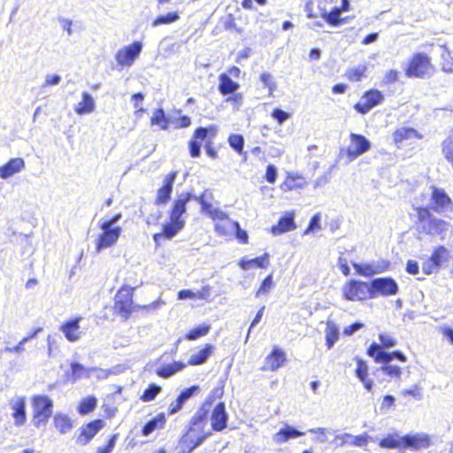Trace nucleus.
<instances>
[{
	"label": "nucleus",
	"instance_id": "nucleus-1",
	"mask_svg": "<svg viewBox=\"0 0 453 453\" xmlns=\"http://www.w3.org/2000/svg\"><path fill=\"white\" fill-rule=\"evenodd\" d=\"M420 200L422 204L427 203V207L417 209V216L421 223H428L432 226L446 224L443 220L434 218L430 211L449 219L453 218V201L443 188L429 186L421 194Z\"/></svg>",
	"mask_w": 453,
	"mask_h": 453
},
{
	"label": "nucleus",
	"instance_id": "nucleus-2",
	"mask_svg": "<svg viewBox=\"0 0 453 453\" xmlns=\"http://www.w3.org/2000/svg\"><path fill=\"white\" fill-rule=\"evenodd\" d=\"M211 435L208 426L207 411L201 409L195 413L189 422L188 431L182 436L180 446L182 453H190Z\"/></svg>",
	"mask_w": 453,
	"mask_h": 453
},
{
	"label": "nucleus",
	"instance_id": "nucleus-3",
	"mask_svg": "<svg viewBox=\"0 0 453 453\" xmlns=\"http://www.w3.org/2000/svg\"><path fill=\"white\" fill-rule=\"evenodd\" d=\"M33 405V424L35 426L39 427L45 425L53 411V402L47 395H35L32 398Z\"/></svg>",
	"mask_w": 453,
	"mask_h": 453
},
{
	"label": "nucleus",
	"instance_id": "nucleus-4",
	"mask_svg": "<svg viewBox=\"0 0 453 453\" xmlns=\"http://www.w3.org/2000/svg\"><path fill=\"white\" fill-rule=\"evenodd\" d=\"M342 296L348 301L357 302L371 297L370 284L351 280L342 287Z\"/></svg>",
	"mask_w": 453,
	"mask_h": 453
},
{
	"label": "nucleus",
	"instance_id": "nucleus-5",
	"mask_svg": "<svg viewBox=\"0 0 453 453\" xmlns=\"http://www.w3.org/2000/svg\"><path fill=\"white\" fill-rule=\"evenodd\" d=\"M434 73V67L429 58L423 53L416 54L411 59L406 71L409 77L426 78L431 76Z\"/></svg>",
	"mask_w": 453,
	"mask_h": 453
},
{
	"label": "nucleus",
	"instance_id": "nucleus-6",
	"mask_svg": "<svg viewBox=\"0 0 453 453\" xmlns=\"http://www.w3.org/2000/svg\"><path fill=\"white\" fill-rule=\"evenodd\" d=\"M134 289V288L124 286L115 296L114 311L125 319L132 313Z\"/></svg>",
	"mask_w": 453,
	"mask_h": 453
},
{
	"label": "nucleus",
	"instance_id": "nucleus-7",
	"mask_svg": "<svg viewBox=\"0 0 453 453\" xmlns=\"http://www.w3.org/2000/svg\"><path fill=\"white\" fill-rule=\"evenodd\" d=\"M372 147L370 141L362 134L350 133L349 143L346 148V156L349 161H354L367 152Z\"/></svg>",
	"mask_w": 453,
	"mask_h": 453
},
{
	"label": "nucleus",
	"instance_id": "nucleus-8",
	"mask_svg": "<svg viewBox=\"0 0 453 453\" xmlns=\"http://www.w3.org/2000/svg\"><path fill=\"white\" fill-rule=\"evenodd\" d=\"M142 50V43L136 41L130 45L119 49L115 55V59L121 67H130L139 58Z\"/></svg>",
	"mask_w": 453,
	"mask_h": 453
},
{
	"label": "nucleus",
	"instance_id": "nucleus-9",
	"mask_svg": "<svg viewBox=\"0 0 453 453\" xmlns=\"http://www.w3.org/2000/svg\"><path fill=\"white\" fill-rule=\"evenodd\" d=\"M371 297L377 295L383 296H395L398 292V284L389 277L377 278L371 281Z\"/></svg>",
	"mask_w": 453,
	"mask_h": 453
},
{
	"label": "nucleus",
	"instance_id": "nucleus-10",
	"mask_svg": "<svg viewBox=\"0 0 453 453\" xmlns=\"http://www.w3.org/2000/svg\"><path fill=\"white\" fill-rule=\"evenodd\" d=\"M367 354L370 357H374L376 363H390L394 357L397 358L401 362H406L407 358L405 355H403L400 351H394V352H386L383 350L380 345L377 343H372L368 350Z\"/></svg>",
	"mask_w": 453,
	"mask_h": 453
},
{
	"label": "nucleus",
	"instance_id": "nucleus-11",
	"mask_svg": "<svg viewBox=\"0 0 453 453\" xmlns=\"http://www.w3.org/2000/svg\"><path fill=\"white\" fill-rule=\"evenodd\" d=\"M384 96L379 90L366 92L354 108L362 114L367 113L373 107L382 103Z\"/></svg>",
	"mask_w": 453,
	"mask_h": 453
},
{
	"label": "nucleus",
	"instance_id": "nucleus-12",
	"mask_svg": "<svg viewBox=\"0 0 453 453\" xmlns=\"http://www.w3.org/2000/svg\"><path fill=\"white\" fill-rule=\"evenodd\" d=\"M449 258V252L443 246L437 248L428 261L423 264V272L426 274H432L437 272L438 268Z\"/></svg>",
	"mask_w": 453,
	"mask_h": 453
},
{
	"label": "nucleus",
	"instance_id": "nucleus-13",
	"mask_svg": "<svg viewBox=\"0 0 453 453\" xmlns=\"http://www.w3.org/2000/svg\"><path fill=\"white\" fill-rule=\"evenodd\" d=\"M9 406L12 410V416L16 426H23L27 421L26 397L23 395H15L10 402Z\"/></svg>",
	"mask_w": 453,
	"mask_h": 453
},
{
	"label": "nucleus",
	"instance_id": "nucleus-14",
	"mask_svg": "<svg viewBox=\"0 0 453 453\" xmlns=\"http://www.w3.org/2000/svg\"><path fill=\"white\" fill-rule=\"evenodd\" d=\"M120 235V228H100L96 240V252L113 245Z\"/></svg>",
	"mask_w": 453,
	"mask_h": 453
},
{
	"label": "nucleus",
	"instance_id": "nucleus-15",
	"mask_svg": "<svg viewBox=\"0 0 453 453\" xmlns=\"http://www.w3.org/2000/svg\"><path fill=\"white\" fill-rule=\"evenodd\" d=\"M352 265L357 274L365 277H371L374 274L381 273L388 268V263L384 260L365 264L352 263Z\"/></svg>",
	"mask_w": 453,
	"mask_h": 453
},
{
	"label": "nucleus",
	"instance_id": "nucleus-16",
	"mask_svg": "<svg viewBox=\"0 0 453 453\" xmlns=\"http://www.w3.org/2000/svg\"><path fill=\"white\" fill-rule=\"evenodd\" d=\"M371 440V437L367 434H362L359 435H353L349 433L339 434L335 435L334 441H338L339 447L343 446H356V447H366Z\"/></svg>",
	"mask_w": 453,
	"mask_h": 453
},
{
	"label": "nucleus",
	"instance_id": "nucleus-17",
	"mask_svg": "<svg viewBox=\"0 0 453 453\" xmlns=\"http://www.w3.org/2000/svg\"><path fill=\"white\" fill-rule=\"evenodd\" d=\"M191 196L189 194H182L174 202L173 208L171 213V220L178 226H182L186 219V203Z\"/></svg>",
	"mask_w": 453,
	"mask_h": 453
},
{
	"label": "nucleus",
	"instance_id": "nucleus-18",
	"mask_svg": "<svg viewBox=\"0 0 453 453\" xmlns=\"http://www.w3.org/2000/svg\"><path fill=\"white\" fill-rule=\"evenodd\" d=\"M430 446V437L425 433H416L403 435V448L416 450L426 449Z\"/></svg>",
	"mask_w": 453,
	"mask_h": 453
},
{
	"label": "nucleus",
	"instance_id": "nucleus-19",
	"mask_svg": "<svg viewBox=\"0 0 453 453\" xmlns=\"http://www.w3.org/2000/svg\"><path fill=\"white\" fill-rule=\"evenodd\" d=\"M228 420V414L226 411L225 403H219L213 409L211 421V430L214 431H222L226 427Z\"/></svg>",
	"mask_w": 453,
	"mask_h": 453
},
{
	"label": "nucleus",
	"instance_id": "nucleus-20",
	"mask_svg": "<svg viewBox=\"0 0 453 453\" xmlns=\"http://www.w3.org/2000/svg\"><path fill=\"white\" fill-rule=\"evenodd\" d=\"M285 361L286 353L278 347H274L272 353L265 357L261 370L276 371L284 365Z\"/></svg>",
	"mask_w": 453,
	"mask_h": 453
},
{
	"label": "nucleus",
	"instance_id": "nucleus-21",
	"mask_svg": "<svg viewBox=\"0 0 453 453\" xmlns=\"http://www.w3.org/2000/svg\"><path fill=\"white\" fill-rule=\"evenodd\" d=\"M104 427V421L101 419L94 420L82 427L81 434L77 438V442L81 445L88 444L90 440Z\"/></svg>",
	"mask_w": 453,
	"mask_h": 453
},
{
	"label": "nucleus",
	"instance_id": "nucleus-22",
	"mask_svg": "<svg viewBox=\"0 0 453 453\" xmlns=\"http://www.w3.org/2000/svg\"><path fill=\"white\" fill-rule=\"evenodd\" d=\"M81 318H75L64 323L60 331L65 334V338L71 342H75L81 337V331L80 330V321Z\"/></svg>",
	"mask_w": 453,
	"mask_h": 453
},
{
	"label": "nucleus",
	"instance_id": "nucleus-23",
	"mask_svg": "<svg viewBox=\"0 0 453 453\" xmlns=\"http://www.w3.org/2000/svg\"><path fill=\"white\" fill-rule=\"evenodd\" d=\"M195 200L200 203L203 211L206 212L214 220H224L227 218L226 214L221 210L215 208L206 199V195L203 194L200 196H194Z\"/></svg>",
	"mask_w": 453,
	"mask_h": 453
},
{
	"label": "nucleus",
	"instance_id": "nucleus-24",
	"mask_svg": "<svg viewBox=\"0 0 453 453\" xmlns=\"http://www.w3.org/2000/svg\"><path fill=\"white\" fill-rule=\"evenodd\" d=\"M25 168V161L20 157L12 158L0 167V178L8 179Z\"/></svg>",
	"mask_w": 453,
	"mask_h": 453
},
{
	"label": "nucleus",
	"instance_id": "nucleus-25",
	"mask_svg": "<svg viewBox=\"0 0 453 453\" xmlns=\"http://www.w3.org/2000/svg\"><path fill=\"white\" fill-rule=\"evenodd\" d=\"M96 110V102L94 97L88 92L81 94V101L74 106V111L78 115L90 114Z\"/></svg>",
	"mask_w": 453,
	"mask_h": 453
},
{
	"label": "nucleus",
	"instance_id": "nucleus-26",
	"mask_svg": "<svg viewBox=\"0 0 453 453\" xmlns=\"http://www.w3.org/2000/svg\"><path fill=\"white\" fill-rule=\"evenodd\" d=\"M303 434L304 433L296 429L293 426L286 425L273 435V440L274 442L281 444L283 442L288 441L290 439H295Z\"/></svg>",
	"mask_w": 453,
	"mask_h": 453
},
{
	"label": "nucleus",
	"instance_id": "nucleus-27",
	"mask_svg": "<svg viewBox=\"0 0 453 453\" xmlns=\"http://www.w3.org/2000/svg\"><path fill=\"white\" fill-rule=\"evenodd\" d=\"M269 254L265 253L263 256L256 258L249 259L242 257L239 261V265L242 270L248 271L255 267L266 268L269 265Z\"/></svg>",
	"mask_w": 453,
	"mask_h": 453
},
{
	"label": "nucleus",
	"instance_id": "nucleus-28",
	"mask_svg": "<svg viewBox=\"0 0 453 453\" xmlns=\"http://www.w3.org/2000/svg\"><path fill=\"white\" fill-rule=\"evenodd\" d=\"M305 185L306 181L301 175L297 173H288L280 188L283 192H288L294 189L302 188Z\"/></svg>",
	"mask_w": 453,
	"mask_h": 453
},
{
	"label": "nucleus",
	"instance_id": "nucleus-29",
	"mask_svg": "<svg viewBox=\"0 0 453 453\" xmlns=\"http://www.w3.org/2000/svg\"><path fill=\"white\" fill-rule=\"evenodd\" d=\"M177 173L175 172L167 174L164 180V186L158 190L157 202L166 203L171 196L173 184L176 179Z\"/></svg>",
	"mask_w": 453,
	"mask_h": 453
},
{
	"label": "nucleus",
	"instance_id": "nucleus-30",
	"mask_svg": "<svg viewBox=\"0 0 453 453\" xmlns=\"http://www.w3.org/2000/svg\"><path fill=\"white\" fill-rule=\"evenodd\" d=\"M356 375L363 382L365 389L368 391L372 389L373 382L368 379V365L360 358H357Z\"/></svg>",
	"mask_w": 453,
	"mask_h": 453
},
{
	"label": "nucleus",
	"instance_id": "nucleus-31",
	"mask_svg": "<svg viewBox=\"0 0 453 453\" xmlns=\"http://www.w3.org/2000/svg\"><path fill=\"white\" fill-rule=\"evenodd\" d=\"M393 138L395 143H401L405 140L421 139L422 135L414 128L403 127L395 131Z\"/></svg>",
	"mask_w": 453,
	"mask_h": 453
},
{
	"label": "nucleus",
	"instance_id": "nucleus-32",
	"mask_svg": "<svg viewBox=\"0 0 453 453\" xmlns=\"http://www.w3.org/2000/svg\"><path fill=\"white\" fill-rule=\"evenodd\" d=\"M214 350V346L211 344H206L205 347L199 351L193 353L188 360V365H198L205 363L207 359L211 356Z\"/></svg>",
	"mask_w": 453,
	"mask_h": 453
},
{
	"label": "nucleus",
	"instance_id": "nucleus-33",
	"mask_svg": "<svg viewBox=\"0 0 453 453\" xmlns=\"http://www.w3.org/2000/svg\"><path fill=\"white\" fill-rule=\"evenodd\" d=\"M91 377V367H85L81 364L78 362H73L71 364V374L70 380L72 382H76L77 380L86 378L88 379Z\"/></svg>",
	"mask_w": 453,
	"mask_h": 453
},
{
	"label": "nucleus",
	"instance_id": "nucleus-34",
	"mask_svg": "<svg viewBox=\"0 0 453 453\" xmlns=\"http://www.w3.org/2000/svg\"><path fill=\"white\" fill-rule=\"evenodd\" d=\"M219 79V90L222 95L233 94L239 88V84L233 81L229 75H227L226 73H221Z\"/></svg>",
	"mask_w": 453,
	"mask_h": 453
},
{
	"label": "nucleus",
	"instance_id": "nucleus-35",
	"mask_svg": "<svg viewBox=\"0 0 453 453\" xmlns=\"http://www.w3.org/2000/svg\"><path fill=\"white\" fill-rule=\"evenodd\" d=\"M379 445L385 449H398L403 448V436L399 434H388L380 441Z\"/></svg>",
	"mask_w": 453,
	"mask_h": 453
},
{
	"label": "nucleus",
	"instance_id": "nucleus-36",
	"mask_svg": "<svg viewBox=\"0 0 453 453\" xmlns=\"http://www.w3.org/2000/svg\"><path fill=\"white\" fill-rule=\"evenodd\" d=\"M54 425L56 428L63 434L69 433L73 428L71 418L62 413H58L54 417Z\"/></svg>",
	"mask_w": 453,
	"mask_h": 453
},
{
	"label": "nucleus",
	"instance_id": "nucleus-37",
	"mask_svg": "<svg viewBox=\"0 0 453 453\" xmlns=\"http://www.w3.org/2000/svg\"><path fill=\"white\" fill-rule=\"evenodd\" d=\"M339 339V328L332 321H328L326 328V340L327 348L330 349Z\"/></svg>",
	"mask_w": 453,
	"mask_h": 453
},
{
	"label": "nucleus",
	"instance_id": "nucleus-38",
	"mask_svg": "<svg viewBox=\"0 0 453 453\" xmlns=\"http://www.w3.org/2000/svg\"><path fill=\"white\" fill-rule=\"evenodd\" d=\"M181 362H173L157 370V374L162 378H169L185 367Z\"/></svg>",
	"mask_w": 453,
	"mask_h": 453
},
{
	"label": "nucleus",
	"instance_id": "nucleus-39",
	"mask_svg": "<svg viewBox=\"0 0 453 453\" xmlns=\"http://www.w3.org/2000/svg\"><path fill=\"white\" fill-rule=\"evenodd\" d=\"M383 365L378 369L384 374L388 375L391 380H399L402 376V369L398 365H392L390 363H382Z\"/></svg>",
	"mask_w": 453,
	"mask_h": 453
},
{
	"label": "nucleus",
	"instance_id": "nucleus-40",
	"mask_svg": "<svg viewBox=\"0 0 453 453\" xmlns=\"http://www.w3.org/2000/svg\"><path fill=\"white\" fill-rule=\"evenodd\" d=\"M165 418L164 414H158L153 419L150 420L142 429L143 435L150 434L157 427L162 426L165 424Z\"/></svg>",
	"mask_w": 453,
	"mask_h": 453
},
{
	"label": "nucleus",
	"instance_id": "nucleus-41",
	"mask_svg": "<svg viewBox=\"0 0 453 453\" xmlns=\"http://www.w3.org/2000/svg\"><path fill=\"white\" fill-rule=\"evenodd\" d=\"M180 19V15L177 12H169L165 15L158 16L153 22L152 27H156L161 25H168L174 23Z\"/></svg>",
	"mask_w": 453,
	"mask_h": 453
},
{
	"label": "nucleus",
	"instance_id": "nucleus-42",
	"mask_svg": "<svg viewBox=\"0 0 453 453\" xmlns=\"http://www.w3.org/2000/svg\"><path fill=\"white\" fill-rule=\"evenodd\" d=\"M210 329H211V325L206 324V323L202 324V325L191 329L186 335V338L190 341L196 340L202 336L206 335L210 332Z\"/></svg>",
	"mask_w": 453,
	"mask_h": 453
},
{
	"label": "nucleus",
	"instance_id": "nucleus-43",
	"mask_svg": "<svg viewBox=\"0 0 453 453\" xmlns=\"http://www.w3.org/2000/svg\"><path fill=\"white\" fill-rule=\"evenodd\" d=\"M96 403L97 400L94 396H88L82 399L78 408L80 414L85 415L94 411Z\"/></svg>",
	"mask_w": 453,
	"mask_h": 453
},
{
	"label": "nucleus",
	"instance_id": "nucleus-44",
	"mask_svg": "<svg viewBox=\"0 0 453 453\" xmlns=\"http://www.w3.org/2000/svg\"><path fill=\"white\" fill-rule=\"evenodd\" d=\"M150 121L151 125L160 126L162 130H166L168 128L169 121L166 119L163 109H157L155 111Z\"/></svg>",
	"mask_w": 453,
	"mask_h": 453
},
{
	"label": "nucleus",
	"instance_id": "nucleus-45",
	"mask_svg": "<svg viewBox=\"0 0 453 453\" xmlns=\"http://www.w3.org/2000/svg\"><path fill=\"white\" fill-rule=\"evenodd\" d=\"M179 228H163L161 233L154 234V241L157 245H160L164 240H171L178 232Z\"/></svg>",
	"mask_w": 453,
	"mask_h": 453
},
{
	"label": "nucleus",
	"instance_id": "nucleus-46",
	"mask_svg": "<svg viewBox=\"0 0 453 453\" xmlns=\"http://www.w3.org/2000/svg\"><path fill=\"white\" fill-rule=\"evenodd\" d=\"M218 129L214 126H211L208 128L204 127H199L196 130L194 138L195 139H200L201 141H203L208 135L211 136V138L215 137L217 134Z\"/></svg>",
	"mask_w": 453,
	"mask_h": 453
},
{
	"label": "nucleus",
	"instance_id": "nucleus-47",
	"mask_svg": "<svg viewBox=\"0 0 453 453\" xmlns=\"http://www.w3.org/2000/svg\"><path fill=\"white\" fill-rule=\"evenodd\" d=\"M161 388L157 386L156 384H151L149 388L143 392L141 395L140 399L142 402H150L156 398V396L160 393Z\"/></svg>",
	"mask_w": 453,
	"mask_h": 453
},
{
	"label": "nucleus",
	"instance_id": "nucleus-48",
	"mask_svg": "<svg viewBox=\"0 0 453 453\" xmlns=\"http://www.w3.org/2000/svg\"><path fill=\"white\" fill-rule=\"evenodd\" d=\"M260 81L268 88L269 95L272 96L277 87L273 76L267 72L262 73L260 75Z\"/></svg>",
	"mask_w": 453,
	"mask_h": 453
},
{
	"label": "nucleus",
	"instance_id": "nucleus-49",
	"mask_svg": "<svg viewBox=\"0 0 453 453\" xmlns=\"http://www.w3.org/2000/svg\"><path fill=\"white\" fill-rule=\"evenodd\" d=\"M273 287V274H269L262 282L261 286L256 292V297L267 296Z\"/></svg>",
	"mask_w": 453,
	"mask_h": 453
},
{
	"label": "nucleus",
	"instance_id": "nucleus-50",
	"mask_svg": "<svg viewBox=\"0 0 453 453\" xmlns=\"http://www.w3.org/2000/svg\"><path fill=\"white\" fill-rule=\"evenodd\" d=\"M442 153L444 157L453 166V139L449 137L441 143Z\"/></svg>",
	"mask_w": 453,
	"mask_h": 453
},
{
	"label": "nucleus",
	"instance_id": "nucleus-51",
	"mask_svg": "<svg viewBox=\"0 0 453 453\" xmlns=\"http://www.w3.org/2000/svg\"><path fill=\"white\" fill-rule=\"evenodd\" d=\"M229 145L238 153H242L243 150L244 139L241 134H231L228 138Z\"/></svg>",
	"mask_w": 453,
	"mask_h": 453
},
{
	"label": "nucleus",
	"instance_id": "nucleus-52",
	"mask_svg": "<svg viewBox=\"0 0 453 453\" xmlns=\"http://www.w3.org/2000/svg\"><path fill=\"white\" fill-rule=\"evenodd\" d=\"M143 100L144 96L142 93L134 94L131 97V101L135 108L134 114L137 116L145 111V109L142 106Z\"/></svg>",
	"mask_w": 453,
	"mask_h": 453
},
{
	"label": "nucleus",
	"instance_id": "nucleus-53",
	"mask_svg": "<svg viewBox=\"0 0 453 453\" xmlns=\"http://www.w3.org/2000/svg\"><path fill=\"white\" fill-rule=\"evenodd\" d=\"M310 433L317 434L314 441L319 443H325L328 441L326 433L328 432L327 428L325 427H318L311 428L309 430Z\"/></svg>",
	"mask_w": 453,
	"mask_h": 453
},
{
	"label": "nucleus",
	"instance_id": "nucleus-54",
	"mask_svg": "<svg viewBox=\"0 0 453 453\" xmlns=\"http://www.w3.org/2000/svg\"><path fill=\"white\" fill-rule=\"evenodd\" d=\"M28 342V338H23L19 342L13 347L5 346V348L2 350L5 353H14V354H21L25 351L24 345Z\"/></svg>",
	"mask_w": 453,
	"mask_h": 453
},
{
	"label": "nucleus",
	"instance_id": "nucleus-55",
	"mask_svg": "<svg viewBox=\"0 0 453 453\" xmlns=\"http://www.w3.org/2000/svg\"><path fill=\"white\" fill-rule=\"evenodd\" d=\"M295 212L287 211L280 219L279 223L276 226H296L294 224Z\"/></svg>",
	"mask_w": 453,
	"mask_h": 453
},
{
	"label": "nucleus",
	"instance_id": "nucleus-56",
	"mask_svg": "<svg viewBox=\"0 0 453 453\" xmlns=\"http://www.w3.org/2000/svg\"><path fill=\"white\" fill-rule=\"evenodd\" d=\"M438 331L445 340L453 345V328L451 326L447 324H442L438 326Z\"/></svg>",
	"mask_w": 453,
	"mask_h": 453
},
{
	"label": "nucleus",
	"instance_id": "nucleus-57",
	"mask_svg": "<svg viewBox=\"0 0 453 453\" xmlns=\"http://www.w3.org/2000/svg\"><path fill=\"white\" fill-rule=\"evenodd\" d=\"M340 15H341L340 9H334L330 13L323 14V18L326 21H327L331 25L336 26L339 24Z\"/></svg>",
	"mask_w": 453,
	"mask_h": 453
},
{
	"label": "nucleus",
	"instance_id": "nucleus-58",
	"mask_svg": "<svg viewBox=\"0 0 453 453\" xmlns=\"http://www.w3.org/2000/svg\"><path fill=\"white\" fill-rule=\"evenodd\" d=\"M365 71V66H358L357 68L349 70L347 73V75L350 81H357L361 79Z\"/></svg>",
	"mask_w": 453,
	"mask_h": 453
},
{
	"label": "nucleus",
	"instance_id": "nucleus-59",
	"mask_svg": "<svg viewBox=\"0 0 453 453\" xmlns=\"http://www.w3.org/2000/svg\"><path fill=\"white\" fill-rule=\"evenodd\" d=\"M95 373L98 380H106L111 374L115 373L111 369H102L98 367H91V374Z\"/></svg>",
	"mask_w": 453,
	"mask_h": 453
},
{
	"label": "nucleus",
	"instance_id": "nucleus-60",
	"mask_svg": "<svg viewBox=\"0 0 453 453\" xmlns=\"http://www.w3.org/2000/svg\"><path fill=\"white\" fill-rule=\"evenodd\" d=\"M381 348H391L396 344V341L388 334H380L379 336Z\"/></svg>",
	"mask_w": 453,
	"mask_h": 453
},
{
	"label": "nucleus",
	"instance_id": "nucleus-61",
	"mask_svg": "<svg viewBox=\"0 0 453 453\" xmlns=\"http://www.w3.org/2000/svg\"><path fill=\"white\" fill-rule=\"evenodd\" d=\"M272 117L279 122V124H282L285 122L288 119L290 118V114L280 110V109H275L273 113Z\"/></svg>",
	"mask_w": 453,
	"mask_h": 453
},
{
	"label": "nucleus",
	"instance_id": "nucleus-62",
	"mask_svg": "<svg viewBox=\"0 0 453 453\" xmlns=\"http://www.w3.org/2000/svg\"><path fill=\"white\" fill-rule=\"evenodd\" d=\"M221 23L226 30L234 29L236 25L232 14H227L221 19Z\"/></svg>",
	"mask_w": 453,
	"mask_h": 453
},
{
	"label": "nucleus",
	"instance_id": "nucleus-63",
	"mask_svg": "<svg viewBox=\"0 0 453 453\" xmlns=\"http://www.w3.org/2000/svg\"><path fill=\"white\" fill-rule=\"evenodd\" d=\"M278 172L277 168L273 165H269L266 168V173H265V179L270 183H274L277 179Z\"/></svg>",
	"mask_w": 453,
	"mask_h": 453
},
{
	"label": "nucleus",
	"instance_id": "nucleus-64",
	"mask_svg": "<svg viewBox=\"0 0 453 453\" xmlns=\"http://www.w3.org/2000/svg\"><path fill=\"white\" fill-rule=\"evenodd\" d=\"M197 387H191L189 388L185 389L180 393V395L178 396V400L184 404V403L190 398L194 393L197 390Z\"/></svg>",
	"mask_w": 453,
	"mask_h": 453
}]
</instances>
